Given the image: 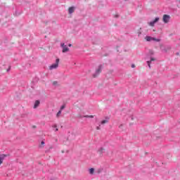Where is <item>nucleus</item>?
Instances as JSON below:
<instances>
[{
  "instance_id": "obj_25",
  "label": "nucleus",
  "mask_w": 180,
  "mask_h": 180,
  "mask_svg": "<svg viewBox=\"0 0 180 180\" xmlns=\"http://www.w3.org/2000/svg\"><path fill=\"white\" fill-rule=\"evenodd\" d=\"M55 131H58V128H56Z\"/></svg>"
},
{
  "instance_id": "obj_14",
  "label": "nucleus",
  "mask_w": 180,
  "mask_h": 180,
  "mask_svg": "<svg viewBox=\"0 0 180 180\" xmlns=\"http://www.w3.org/2000/svg\"><path fill=\"white\" fill-rule=\"evenodd\" d=\"M94 172H95V169L94 168L89 169V174H91V175L94 174Z\"/></svg>"
},
{
  "instance_id": "obj_15",
  "label": "nucleus",
  "mask_w": 180,
  "mask_h": 180,
  "mask_svg": "<svg viewBox=\"0 0 180 180\" xmlns=\"http://www.w3.org/2000/svg\"><path fill=\"white\" fill-rule=\"evenodd\" d=\"M84 117H89L90 119H94V115H84Z\"/></svg>"
},
{
  "instance_id": "obj_19",
  "label": "nucleus",
  "mask_w": 180,
  "mask_h": 180,
  "mask_svg": "<svg viewBox=\"0 0 180 180\" xmlns=\"http://www.w3.org/2000/svg\"><path fill=\"white\" fill-rule=\"evenodd\" d=\"M11 71V66L7 69V72H9Z\"/></svg>"
},
{
  "instance_id": "obj_13",
  "label": "nucleus",
  "mask_w": 180,
  "mask_h": 180,
  "mask_svg": "<svg viewBox=\"0 0 180 180\" xmlns=\"http://www.w3.org/2000/svg\"><path fill=\"white\" fill-rule=\"evenodd\" d=\"M168 50H171V46H167L165 49V53H167Z\"/></svg>"
},
{
  "instance_id": "obj_21",
  "label": "nucleus",
  "mask_w": 180,
  "mask_h": 180,
  "mask_svg": "<svg viewBox=\"0 0 180 180\" xmlns=\"http://www.w3.org/2000/svg\"><path fill=\"white\" fill-rule=\"evenodd\" d=\"M52 127H54V129H57V124L53 125Z\"/></svg>"
},
{
  "instance_id": "obj_5",
  "label": "nucleus",
  "mask_w": 180,
  "mask_h": 180,
  "mask_svg": "<svg viewBox=\"0 0 180 180\" xmlns=\"http://www.w3.org/2000/svg\"><path fill=\"white\" fill-rule=\"evenodd\" d=\"M145 39L146 40V41H157V42L161 41V39H156V38L152 37L150 36H146L145 37Z\"/></svg>"
},
{
  "instance_id": "obj_20",
  "label": "nucleus",
  "mask_w": 180,
  "mask_h": 180,
  "mask_svg": "<svg viewBox=\"0 0 180 180\" xmlns=\"http://www.w3.org/2000/svg\"><path fill=\"white\" fill-rule=\"evenodd\" d=\"M44 144H45L44 141H42L41 142V146H44Z\"/></svg>"
},
{
  "instance_id": "obj_2",
  "label": "nucleus",
  "mask_w": 180,
  "mask_h": 180,
  "mask_svg": "<svg viewBox=\"0 0 180 180\" xmlns=\"http://www.w3.org/2000/svg\"><path fill=\"white\" fill-rule=\"evenodd\" d=\"M58 64H60V59L57 58L56 63L49 66L50 71L57 70V68H58Z\"/></svg>"
},
{
  "instance_id": "obj_26",
  "label": "nucleus",
  "mask_w": 180,
  "mask_h": 180,
  "mask_svg": "<svg viewBox=\"0 0 180 180\" xmlns=\"http://www.w3.org/2000/svg\"><path fill=\"white\" fill-rule=\"evenodd\" d=\"M122 127H123V124H120V125L119 126L120 128Z\"/></svg>"
},
{
  "instance_id": "obj_18",
  "label": "nucleus",
  "mask_w": 180,
  "mask_h": 180,
  "mask_svg": "<svg viewBox=\"0 0 180 180\" xmlns=\"http://www.w3.org/2000/svg\"><path fill=\"white\" fill-rule=\"evenodd\" d=\"M101 126V124H99L98 127H96V130H101V127H99Z\"/></svg>"
},
{
  "instance_id": "obj_3",
  "label": "nucleus",
  "mask_w": 180,
  "mask_h": 180,
  "mask_svg": "<svg viewBox=\"0 0 180 180\" xmlns=\"http://www.w3.org/2000/svg\"><path fill=\"white\" fill-rule=\"evenodd\" d=\"M102 65H98V67L96 70L95 74L93 75L94 78H96V77H98V75H99L102 72Z\"/></svg>"
},
{
  "instance_id": "obj_6",
  "label": "nucleus",
  "mask_w": 180,
  "mask_h": 180,
  "mask_svg": "<svg viewBox=\"0 0 180 180\" xmlns=\"http://www.w3.org/2000/svg\"><path fill=\"white\" fill-rule=\"evenodd\" d=\"M170 19L171 16H169V15L165 14L163 15L162 21L164 22V23H169Z\"/></svg>"
},
{
  "instance_id": "obj_23",
  "label": "nucleus",
  "mask_w": 180,
  "mask_h": 180,
  "mask_svg": "<svg viewBox=\"0 0 180 180\" xmlns=\"http://www.w3.org/2000/svg\"><path fill=\"white\" fill-rule=\"evenodd\" d=\"M136 65H134V64L131 65V68H135Z\"/></svg>"
},
{
  "instance_id": "obj_9",
  "label": "nucleus",
  "mask_w": 180,
  "mask_h": 180,
  "mask_svg": "<svg viewBox=\"0 0 180 180\" xmlns=\"http://www.w3.org/2000/svg\"><path fill=\"white\" fill-rule=\"evenodd\" d=\"M7 155L5 154L0 155V165L4 162V160L6 158Z\"/></svg>"
},
{
  "instance_id": "obj_24",
  "label": "nucleus",
  "mask_w": 180,
  "mask_h": 180,
  "mask_svg": "<svg viewBox=\"0 0 180 180\" xmlns=\"http://www.w3.org/2000/svg\"><path fill=\"white\" fill-rule=\"evenodd\" d=\"M72 44H68V46H69V47H72Z\"/></svg>"
},
{
  "instance_id": "obj_11",
  "label": "nucleus",
  "mask_w": 180,
  "mask_h": 180,
  "mask_svg": "<svg viewBox=\"0 0 180 180\" xmlns=\"http://www.w3.org/2000/svg\"><path fill=\"white\" fill-rule=\"evenodd\" d=\"M40 105V101L37 100L34 104V109H37Z\"/></svg>"
},
{
  "instance_id": "obj_16",
  "label": "nucleus",
  "mask_w": 180,
  "mask_h": 180,
  "mask_svg": "<svg viewBox=\"0 0 180 180\" xmlns=\"http://www.w3.org/2000/svg\"><path fill=\"white\" fill-rule=\"evenodd\" d=\"M60 115H61V110H59L56 114V117H60Z\"/></svg>"
},
{
  "instance_id": "obj_12",
  "label": "nucleus",
  "mask_w": 180,
  "mask_h": 180,
  "mask_svg": "<svg viewBox=\"0 0 180 180\" xmlns=\"http://www.w3.org/2000/svg\"><path fill=\"white\" fill-rule=\"evenodd\" d=\"M74 11H75V7H70L68 9V12H69L70 15H71V13H74Z\"/></svg>"
},
{
  "instance_id": "obj_1",
  "label": "nucleus",
  "mask_w": 180,
  "mask_h": 180,
  "mask_svg": "<svg viewBox=\"0 0 180 180\" xmlns=\"http://www.w3.org/2000/svg\"><path fill=\"white\" fill-rule=\"evenodd\" d=\"M153 56H154V51L149 50L146 56V60H147V64L149 68H151V63H153V61H155V58L153 57Z\"/></svg>"
},
{
  "instance_id": "obj_8",
  "label": "nucleus",
  "mask_w": 180,
  "mask_h": 180,
  "mask_svg": "<svg viewBox=\"0 0 180 180\" xmlns=\"http://www.w3.org/2000/svg\"><path fill=\"white\" fill-rule=\"evenodd\" d=\"M109 117H106L105 118V120H103L101 122V124L103 125V124H106V123H109Z\"/></svg>"
},
{
  "instance_id": "obj_4",
  "label": "nucleus",
  "mask_w": 180,
  "mask_h": 180,
  "mask_svg": "<svg viewBox=\"0 0 180 180\" xmlns=\"http://www.w3.org/2000/svg\"><path fill=\"white\" fill-rule=\"evenodd\" d=\"M60 47L63 53H68L70 51V48L64 42L60 43Z\"/></svg>"
},
{
  "instance_id": "obj_10",
  "label": "nucleus",
  "mask_w": 180,
  "mask_h": 180,
  "mask_svg": "<svg viewBox=\"0 0 180 180\" xmlns=\"http://www.w3.org/2000/svg\"><path fill=\"white\" fill-rule=\"evenodd\" d=\"M105 153V149L103 148H100L98 150V154H99L100 156H102V155Z\"/></svg>"
},
{
  "instance_id": "obj_7",
  "label": "nucleus",
  "mask_w": 180,
  "mask_h": 180,
  "mask_svg": "<svg viewBox=\"0 0 180 180\" xmlns=\"http://www.w3.org/2000/svg\"><path fill=\"white\" fill-rule=\"evenodd\" d=\"M160 20V18L159 17H156L155 18V20H153V21H150L148 25L149 26H151L152 27L155 26V23H157L158 22H159Z\"/></svg>"
},
{
  "instance_id": "obj_17",
  "label": "nucleus",
  "mask_w": 180,
  "mask_h": 180,
  "mask_svg": "<svg viewBox=\"0 0 180 180\" xmlns=\"http://www.w3.org/2000/svg\"><path fill=\"white\" fill-rule=\"evenodd\" d=\"M63 109H65V105H62L61 107H60V111L61 110H63Z\"/></svg>"
},
{
  "instance_id": "obj_22",
  "label": "nucleus",
  "mask_w": 180,
  "mask_h": 180,
  "mask_svg": "<svg viewBox=\"0 0 180 180\" xmlns=\"http://www.w3.org/2000/svg\"><path fill=\"white\" fill-rule=\"evenodd\" d=\"M53 85H57V82H56V81L53 82Z\"/></svg>"
},
{
  "instance_id": "obj_27",
  "label": "nucleus",
  "mask_w": 180,
  "mask_h": 180,
  "mask_svg": "<svg viewBox=\"0 0 180 180\" xmlns=\"http://www.w3.org/2000/svg\"><path fill=\"white\" fill-rule=\"evenodd\" d=\"M131 120H133V117H131Z\"/></svg>"
}]
</instances>
